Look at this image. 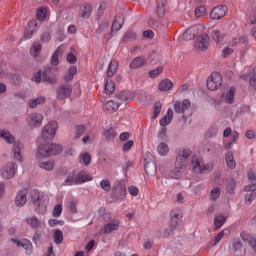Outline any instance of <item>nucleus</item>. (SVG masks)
Returning a JSON list of instances; mask_svg holds the SVG:
<instances>
[{
	"label": "nucleus",
	"instance_id": "f704fd0d",
	"mask_svg": "<svg viewBox=\"0 0 256 256\" xmlns=\"http://www.w3.org/2000/svg\"><path fill=\"white\" fill-rule=\"evenodd\" d=\"M156 151L161 157H165L169 154V145L165 142H161L158 144Z\"/></svg>",
	"mask_w": 256,
	"mask_h": 256
},
{
	"label": "nucleus",
	"instance_id": "864d4df0",
	"mask_svg": "<svg viewBox=\"0 0 256 256\" xmlns=\"http://www.w3.org/2000/svg\"><path fill=\"white\" fill-rule=\"evenodd\" d=\"M206 13H207V8H205V6H198L195 8L194 15L199 19L201 17H205Z\"/></svg>",
	"mask_w": 256,
	"mask_h": 256
},
{
	"label": "nucleus",
	"instance_id": "4d7b16f0",
	"mask_svg": "<svg viewBox=\"0 0 256 256\" xmlns=\"http://www.w3.org/2000/svg\"><path fill=\"white\" fill-rule=\"evenodd\" d=\"M61 213H63V206L61 204L55 205L52 212L53 217H61Z\"/></svg>",
	"mask_w": 256,
	"mask_h": 256
},
{
	"label": "nucleus",
	"instance_id": "20e7f679",
	"mask_svg": "<svg viewBox=\"0 0 256 256\" xmlns=\"http://www.w3.org/2000/svg\"><path fill=\"white\" fill-rule=\"evenodd\" d=\"M57 129H59L57 121L52 120L48 122L42 129V139L44 141H53V139H55V135H57Z\"/></svg>",
	"mask_w": 256,
	"mask_h": 256
},
{
	"label": "nucleus",
	"instance_id": "cd10ccee",
	"mask_svg": "<svg viewBox=\"0 0 256 256\" xmlns=\"http://www.w3.org/2000/svg\"><path fill=\"white\" fill-rule=\"evenodd\" d=\"M158 89L159 91L162 92H167V91H171V89H173V81H171L170 79H164L162 81H160L159 85H158Z\"/></svg>",
	"mask_w": 256,
	"mask_h": 256
},
{
	"label": "nucleus",
	"instance_id": "6e6552de",
	"mask_svg": "<svg viewBox=\"0 0 256 256\" xmlns=\"http://www.w3.org/2000/svg\"><path fill=\"white\" fill-rule=\"evenodd\" d=\"M203 31V26L195 25L189 27L183 34L179 37L181 41H193L194 38L197 37Z\"/></svg>",
	"mask_w": 256,
	"mask_h": 256
},
{
	"label": "nucleus",
	"instance_id": "a878e982",
	"mask_svg": "<svg viewBox=\"0 0 256 256\" xmlns=\"http://www.w3.org/2000/svg\"><path fill=\"white\" fill-rule=\"evenodd\" d=\"M76 181L78 185H83V183L93 181V176L87 172H80L76 174Z\"/></svg>",
	"mask_w": 256,
	"mask_h": 256
},
{
	"label": "nucleus",
	"instance_id": "de8ad7c7",
	"mask_svg": "<svg viewBox=\"0 0 256 256\" xmlns=\"http://www.w3.org/2000/svg\"><path fill=\"white\" fill-rule=\"evenodd\" d=\"M113 91H115V83L109 79H106L105 82V93L107 95H111V93H113Z\"/></svg>",
	"mask_w": 256,
	"mask_h": 256
},
{
	"label": "nucleus",
	"instance_id": "2f4dec72",
	"mask_svg": "<svg viewBox=\"0 0 256 256\" xmlns=\"http://www.w3.org/2000/svg\"><path fill=\"white\" fill-rule=\"evenodd\" d=\"M239 43H243V45H247V43H249V38H247V36L234 37L229 42V45H230V47H237V45H239Z\"/></svg>",
	"mask_w": 256,
	"mask_h": 256
},
{
	"label": "nucleus",
	"instance_id": "4c0bfd02",
	"mask_svg": "<svg viewBox=\"0 0 256 256\" xmlns=\"http://www.w3.org/2000/svg\"><path fill=\"white\" fill-rule=\"evenodd\" d=\"M226 165L229 169H235L237 167V163L235 162V158L233 157V152H228L225 156Z\"/></svg>",
	"mask_w": 256,
	"mask_h": 256
},
{
	"label": "nucleus",
	"instance_id": "79ce46f5",
	"mask_svg": "<svg viewBox=\"0 0 256 256\" xmlns=\"http://www.w3.org/2000/svg\"><path fill=\"white\" fill-rule=\"evenodd\" d=\"M77 75V66H71L68 69V72L65 74L64 79L65 81H71Z\"/></svg>",
	"mask_w": 256,
	"mask_h": 256
},
{
	"label": "nucleus",
	"instance_id": "c03bdc74",
	"mask_svg": "<svg viewBox=\"0 0 256 256\" xmlns=\"http://www.w3.org/2000/svg\"><path fill=\"white\" fill-rule=\"evenodd\" d=\"M36 18L38 21H45V19H47V8H38L36 11Z\"/></svg>",
	"mask_w": 256,
	"mask_h": 256
},
{
	"label": "nucleus",
	"instance_id": "8fccbe9b",
	"mask_svg": "<svg viewBox=\"0 0 256 256\" xmlns=\"http://www.w3.org/2000/svg\"><path fill=\"white\" fill-rule=\"evenodd\" d=\"M61 48H57L52 57H51V65L57 66L59 65V56L61 55Z\"/></svg>",
	"mask_w": 256,
	"mask_h": 256
},
{
	"label": "nucleus",
	"instance_id": "a19ab883",
	"mask_svg": "<svg viewBox=\"0 0 256 256\" xmlns=\"http://www.w3.org/2000/svg\"><path fill=\"white\" fill-rule=\"evenodd\" d=\"M64 185L71 186V185H78L77 184V174L75 172L70 173L64 181Z\"/></svg>",
	"mask_w": 256,
	"mask_h": 256
},
{
	"label": "nucleus",
	"instance_id": "473e14b6",
	"mask_svg": "<svg viewBox=\"0 0 256 256\" xmlns=\"http://www.w3.org/2000/svg\"><path fill=\"white\" fill-rule=\"evenodd\" d=\"M45 101H47L45 96H40L38 98H32L31 100H29L28 105L30 109H35L38 105H43Z\"/></svg>",
	"mask_w": 256,
	"mask_h": 256
},
{
	"label": "nucleus",
	"instance_id": "bb28decb",
	"mask_svg": "<svg viewBox=\"0 0 256 256\" xmlns=\"http://www.w3.org/2000/svg\"><path fill=\"white\" fill-rule=\"evenodd\" d=\"M125 23V20L123 16L118 15L115 16L112 27H111V32L115 33L117 31H120L121 27H123V24Z\"/></svg>",
	"mask_w": 256,
	"mask_h": 256
},
{
	"label": "nucleus",
	"instance_id": "37998d69",
	"mask_svg": "<svg viewBox=\"0 0 256 256\" xmlns=\"http://www.w3.org/2000/svg\"><path fill=\"white\" fill-rule=\"evenodd\" d=\"M181 223V216L177 212L171 214V227L176 229V227Z\"/></svg>",
	"mask_w": 256,
	"mask_h": 256
},
{
	"label": "nucleus",
	"instance_id": "338daca9",
	"mask_svg": "<svg viewBox=\"0 0 256 256\" xmlns=\"http://www.w3.org/2000/svg\"><path fill=\"white\" fill-rule=\"evenodd\" d=\"M69 209L72 213H77V200H71L69 202Z\"/></svg>",
	"mask_w": 256,
	"mask_h": 256
},
{
	"label": "nucleus",
	"instance_id": "2eb2a0df",
	"mask_svg": "<svg viewBox=\"0 0 256 256\" xmlns=\"http://www.w3.org/2000/svg\"><path fill=\"white\" fill-rule=\"evenodd\" d=\"M10 241L14 245H16V247H22L23 249H25L26 255H32L33 244H31V241H29L28 239L18 240V239L12 238Z\"/></svg>",
	"mask_w": 256,
	"mask_h": 256
},
{
	"label": "nucleus",
	"instance_id": "4468645a",
	"mask_svg": "<svg viewBox=\"0 0 256 256\" xmlns=\"http://www.w3.org/2000/svg\"><path fill=\"white\" fill-rule=\"evenodd\" d=\"M43 119L44 117L42 116V114L35 112L28 115L26 121L29 127L35 128V127H41V125H43Z\"/></svg>",
	"mask_w": 256,
	"mask_h": 256
},
{
	"label": "nucleus",
	"instance_id": "680f3d73",
	"mask_svg": "<svg viewBox=\"0 0 256 256\" xmlns=\"http://www.w3.org/2000/svg\"><path fill=\"white\" fill-rule=\"evenodd\" d=\"M84 134H85V126L83 125L76 126L75 138L79 139V137L83 136Z\"/></svg>",
	"mask_w": 256,
	"mask_h": 256
},
{
	"label": "nucleus",
	"instance_id": "a18cd8bd",
	"mask_svg": "<svg viewBox=\"0 0 256 256\" xmlns=\"http://www.w3.org/2000/svg\"><path fill=\"white\" fill-rule=\"evenodd\" d=\"M165 5H167V0H159L157 2V13L159 17H163V15H165Z\"/></svg>",
	"mask_w": 256,
	"mask_h": 256
},
{
	"label": "nucleus",
	"instance_id": "774afa93",
	"mask_svg": "<svg viewBox=\"0 0 256 256\" xmlns=\"http://www.w3.org/2000/svg\"><path fill=\"white\" fill-rule=\"evenodd\" d=\"M248 180L250 181V183H256V172L253 170H250L248 172Z\"/></svg>",
	"mask_w": 256,
	"mask_h": 256
},
{
	"label": "nucleus",
	"instance_id": "c756f323",
	"mask_svg": "<svg viewBox=\"0 0 256 256\" xmlns=\"http://www.w3.org/2000/svg\"><path fill=\"white\" fill-rule=\"evenodd\" d=\"M225 221H227V217L223 214H217L214 217V227L215 230H219L221 229V227H223V225H225Z\"/></svg>",
	"mask_w": 256,
	"mask_h": 256
},
{
	"label": "nucleus",
	"instance_id": "09e8293b",
	"mask_svg": "<svg viewBox=\"0 0 256 256\" xmlns=\"http://www.w3.org/2000/svg\"><path fill=\"white\" fill-rule=\"evenodd\" d=\"M100 187L102 191L109 193L111 191V181L109 179H102L100 181Z\"/></svg>",
	"mask_w": 256,
	"mask_h": 256
},
{
	"label": "nucleus",
	"instance_id": "ddd939ff",
	"mask_svg": "<svg viewBox=\"0 0 256 256\" xmlns=\"http://www.w3.org/2000/svg\"><path fill=\"white\" fill-rule=\"evenodd\" d=\"M23 151H25V146L20 141H16L11 150L13 159L15 161H23Z\"/></svg>",
	"mask_w": 256,
	"mask_h": 256
},
{
	"label": "nucleus",
	"instance_id": "c85d7f7f",
	"mask_svg": "<svg viewBox=\"0 0 256 256\" xmlns=\"http://www.w3.org/2000/svg\"><path fill=\"white\" fill-rule=\"evenodd\" d=\"M38 167H40V169H43L44 171H53V169H55V161L54 160L39 161Z\"/></svg>",
	"mask_w": 256,
	"mask_h": 256
},
{
	"label": "nucleus",
	"instance_id": "f257e3e1",
	"mask_svg": "<svg viewBox=\"0 0 256 256\" xmlns=\"http://www.w3.org/2000/svg\"><path fill=\"white\" fill-rule=\"evenodd\" d=\"M63 151L61 144H40L35 153L36 159H45V157H53V155H59Z\"/></svg>",
	"mask_w": 256,
	"mask_h": 256
},
{
	"label": "nucleus",
	"instance_id": "f3484780",
	"mask_svg": "<svg viewBox=\"0 0 256 256\" xmlns=\"http://www.w3.org/2000/svg\"><path fill=\"white\" fill-rule=\"evenodd\" d=\"M189 107H191V100L189 99H184L183 101L176 100L174 102L175 113H185Z\"/></svg>",
	"mask_w": 256,
	"mask_h": 256
},
{
	"label": "nucleus",
	"instance_id": "13d9d810",
	"mask_svg": "<svg viewBox=\"0 0 256 256\" xmlns=\"http://www.w3.org/2000/svg\"><path fill=\"white\" fill-rule=\"evenodd\" d=\"M256 197V193L255 192H247L246 196H245V204L246 205H251V203H253V200Z\"/></svg>",
	"mask_w": 256,
	"mask_h": 256
},
{
	"label": "nucleus",
	"instance_id": "603ef678",
	"mask_svg": "<svg viewBox=\"0 0 256 256\" xmlns=\"http://www.w3.org/2000/svg\"><path fill=\"white\" fill-rule=\"evenodd\" d=\"M54 243H56V245H61V243H63V232L60 229H57L54 232Z\"/></svg>",
	"mask_w": 256,
	"mask_h": 256
},
{
	"label": "nucleus",
	"instance_id": "5701e85b",
	"mask_svg": "<svg viewBox=\"0 0 256 256\" xmlns=\"http://www.w3.org/2000/svg\"><path fill=\"white\" fill-rule=\"evenodd\" d=\"M146 63L147 59L145 56H137L130 62L129 67L130 69H141Z\"/></svg>",
	"mask_w": 256,
	"mask_h": 256
},
{
	"label": "nucleus",
	"instance_id": "7ed1b4c3",
	"mask_svg": "<svg viewBox=\"0 0 256 256\" xmlns=\"http://www.w3.org/2000/svg\"><path fill=\"white\" fill-rule=\"evenodd\" d=\"M192 153L191 149L187 148L179 150L174 163V165H176V169H187V165H189V161H191Z\"/></svg>",
	"mask_w": 256,
	"mask_h": 256
},
{
	"label": "nucleus",
	"instance_id": "ea45409f",
	"mask_svg": "<svg viewBox=\"0 0 256 256\" xmlns=\"http://www.w3.org/2000/svg\"><path fill=\"white\" fill-rule=\"evenodd\" d=\"M26 223L28 225H30V227H32L33 229H37V228L41 227V221L39 220V218H37L35 216L27 218Z\"/></svg>",
	"mask_w": 256,
	"mask_h": 256
},
{
	"label": "nucleus",
	"instance_id": "b1692460",
	"mask_svg": "<svg viewBox=\"0 0 256 256\" xmlns=\"http://www.w3.org/2000/svg\"><path fill=\"white\" fill-rule=\"evenodd\" d=\"M240 237H241L242 241L247 242L250 245V247L253 249L254 253H256V239H255V237L251 236L247 232H241Z\"/></svg>",
	"mask_w": 256,
	"mask_h": 256
},
{
	"label": "nucleus",
	"instance_id": "dca6fc26",
	"mask_svg": "<svg viewBox=\"0 0 256 256\" xmlns=\"http://www.w3.org/2000/svg\"><path fill=\"white\" fill-rule=\"evenodd\" d=\"M31 199L32 203L36 205V207H41L42 205H46L49 198L47 195H41L38 190L31 191Z\"/></svg>",
	"mask_w": 256,
	"mask_h": 256
},
{
	"label": "nucleus",
	"instance_id": "aec40b11",
	"mask_svg": "<svg viewBox=\"0 0 256 256\" xmlns=\"http://www.w3.org/2000/svg\"><path fill=\"white\" fill-rule=\"evenodd\" d=\"M119 227H121V221L114 219L104 225L103 231L106 235H109L113 231H118Z\"/></svg>",
	"mask_w": 256,
	"mask_h": 256
},
{
	"label": "nucleus",
	"instance_id": "6ab92c4d",
	"mask_svg": "<svg viewBox=\"0 0 256 256\" xmlns=\"http://www.w3.org/2000/svg\"><path fill=\"white\" fill-rule=\"evenodd\" d=\"M71 93H73V88H71V84H64L58 88L57 97L59 99H67V97H71Z\"/></svg>",
	"mask_w": 256,
	"mask_h": 256
},
{
	"label": "nucleus",
	"instance_id": "a211bd4d",
	"mask_svg": "<svg viewBox=\"0 0 256 256\" xmlns=\"http://www.w3.org/2000/svg\"><path fill=\"white\" fill-rule=\"evenodd\" d=\"M248 73L242 74V79H249V83L253 89H256V66L247 68Z\"/></svg>",
	"mask_w": 256,
	"mask_h": 256
},
{
	"label": "nucleus",
	"instance_id": "9b49d317",
	"mask_svg": "<svg viewBox=\"0 0 256 256\" xmlns=\"http://www.w3.org/2000/svg\"><path fill=\"white\" fill-rule=\"evenodd\" d=\"M211 43V38L209 35L202 34L194 43V47L197 51H207Z\"/></svg>",
	"mask_w": 256,
	"mask_h": 256
},
{
	"label": "nucleus",
	"instance_id": "3c124183",
	"mask_svg": "<svg viewBox=\"0 0 256 256\" xmlns=\"http://www.w3.org/2000/svg\"><path fill=\"white\" fill-rule=\"evenodd\" d=\"M221 197V189L219 187H215L210 192L211 201H217Z\"/></svg>",
	"mask_w": 256,
	"mask_h": 256
},
{
	"label": "nucleus",
	"instance_id": "c9c22d12",
	"mask_svg": "<svg viewBox=\"0 0 256 256\" xmlns=\"http://www.w3.org/2000/svg\"><path fill=\"white\" fill-rule=\"evenodd\" d=\"M41 49H43L41 43L34 42L32 47L30 48V54L32 55V57H39V55H41Z\"/></svg>",
	"mask_w": 256,
	"mask_h": 256
},
{
	"label": "nucleus",
	"instance_id": "e2e57ef3",
	"mask_svg": "<svg viewBox=\"0 0 256 256\" xmlns=\"http://www.w3.org/2000/svg\"><path fill=\"white\" fill-rule=\"evenodd\" d=\"M233 53H234L233 48H231V47H225V48L222 50L221 57H223V58L225 59L226 57H229V55H233Z\"/></svg>",
	"mask_w": 256,
	"mask_h": 256
},
{
	"label": "nucleus",
	"instance_id": "393cba45",
	"mask_svg": "<svg viewBox=\"0 0 256 256\" xmlns=\"http://www.w3.org/2000/svg\"><path fill=\"white\" fill-rule=\"evenodd\" d=\"M93 12V6L91 4H84L80 7V17L82 19H89L91 17V13Z\"/></svg>",
	"mask_w": 256,
	"mask_h": 256
},
{
	"label": "nucleus",
	"instance_id": "6e6d98bb",
	"mask_svg": "<svg viewBox=\"0 0 256 256\" xmlns=\"http://www.w3.org/2000/svg\"><path fill=\"white\" fill-rule=\"evenodd\" d=\"M163 73V67H158L156 69L150 70L148 75L151 77V79H155V77H159Z\"/></svg>",
	"mask_w": 256,
	"mask_h": 256
},
{
	"label": "nucleus",
	"instance_id": "7c9ffc66",
	"mask_svg": "<svg viewBox=\"0 0 256 256\" xmlns=\"http://www.w3.org/2000/svg\"><path fill=\"white\" fill-rule=\"evenodd\" d=\"M171 121H173V110L169 108L165 116L160 119V125L161 127H167Z\"/></svg>",
	"mask_w": 256,
	"mask_h": 256
},
{
	"label": "nucleus",
	"instance_id": "052dcab7",
	"mask_svg": "<svg viewBox=\"0 0 256 256\" xmlns=\"http://www.w3.org/2000/svg\"><path fill=\"white\" fill-rule=\"evenodd\" d=\"M81 161L84 165H90L91 163V155L89 153H82L80 154Z\"/></svg>",
	"mask_w": 256,
	"mask_h": 256
},
{
	"label": "nucleus",
	"instance_id": "f03ea898",
	"mask_svg": "<svg viewBox=\"0 0 256 256\" xmlns=\"http://www.w3.org/2000/svg\"><path fill=\"white\" fill-rule=\"evenodd\" d=\"M190 169L193 171V173H209V171H213V164H205L203 159H201L199 156H193L191 159Z\"/></svg>",
	"mask_w": 256,
	"mask_h": 256
},
{
	"label": "nucleus",
	"instance_id": "39448f33",
	"mask_svg": "<svg viewBox=\"0 0 256 256\" xmlns=\"http://www.w3.org/2000/svg\"><path fill=\"white\" fill-rule=\"evenodd\" d=\"M235 87H230L229 90H226L221 94L220 100L214 101V105L217 108H219V105L221 103H227V105H233L235 103V93H236Z\"/></svg>",
	"mask_w": 256,
	"mask_h": 256
},
{
	"label": "nucleus",
	"instance_id": "1a4fd4ad",
	"mask_svg": "<svg viewBox=\"0 0 256 256\" xmlns=\"http://www.w3.org/2000/svg\"><path fill=\"white\" fill-rule=\"evenodd\" d=\"M112 195L117 201H125L127 195V187L123 182H116L113 186Z\"/></svg>",
	"mask_w": 256,
	"mask_h": 256
},
{
	"label": "nucleus",
	"instance_id": "412c9836",
	"mask_svg": "<svg viewBox=\"0 0 256 256\" xmlns=\"http://www.w3.org/2000/svg\"><path fill=\"white\" fill-rule=\"evenodd\" d=\"M27 203V190H19L16 194L14 205L16 207H23Z\"/></svg>",
	"mask_w": 256,
	"mask_h": 256
},
{
	"label": "nucleus",
	"instance_id": "0eeeda50",
	"mask_svg": "<svg viewBox=\"0 0 256 256\" xmlns=\"http://www.w3.org/2000/svg\"><path fill=\"white\" fill-rule=\"evenodd\" d=\"M209 91H217L223 85V76L219 72H212L206 82Z\"/></svg>",
	"mask_w": 256,
	"mask_h": 256
},
{
	"label": "nucleus",
	"instance_id": "bf43d9fd",
	"mask_svg": "<svg viewBox=\"0 0 256 256\" xmlns=\"http://www.w3.org/2000/svg\"><path fill=\"white\" fill-rule=\"evenodd\" d=\"M137 33L135 31L129 30L124 34L125 41H131V39H136Z\"/></svg>",
	"mask_w": 256,
	"mask_h": 256
},
{
	"label": "nucleus",
	"instance_id": "0e129e2a",
	"mask_svg": "<svg viewBox=\"0 0 256 256\" xmlns=\"http://www.w3.org/2000/svg\"><path fill=\"white\" fill-rule=\"evenodd\" d=\"M207 151L208 153H219V151H221V145L213 143L211 144V148H208Z\"/></svg>",
	"mask_w": 256,
	"mask_h": 256
},
{
	"label": "nucleus",
	"instance_id": "f8f14e48",
	"mask_svg": "<svg viewBox=\"0 0 256 256\" xmlns=\"http://www.w3.org/2000/svg\"><path fill=\"white\" fill-rule=\"evenodd\" d=\"M227 11L229 8L225 5H218L212 9L210 12V18L214 21H219V19H223L227 15Z\"/></svg>",
	"mask_w": 256,
	"mask_h": 256
},
{
	"label": "nucleus",
	"instance_id": "49530a36",
	"mask_svg": "<svg viewBox=\"0 0 256 256\" xmlns=\"http://www.w3.org/2000/svg\"><path fill=\"white\" fill-rule=\"evenodd\" d=\"M104 109H106L107 111H117V109H119V103L110 100L105 103Z\"/></svg>",
	"mask_w": 256,
	"mask_h": 256
},
{
	"label": "nucleus",
	"instance_id": "4be33fe9",
	"mask_svg": "<svg viewBox=\"0 0 256 256\" xmlns=\"http://www.w3.org/2000/svg\"><path fill=\"white\" fill-rule=\"evenodd\" d=\"M0 139H3V141L9 145L17 143V141H15V136L7 129H0Z\"/></svg>",
	"mask_w": 256,
	"mask_h": 256
},
{
	"label": "nucleus",
	"instance_id": "5fc2aeb1",
	"mask_svg": "<svg viewBox=\"0 0 256 256\" xmlns=\"http://www.w3.org/2000/svg\"><path fill=\"white\" fill-rule=\"evenodd\" d=\"M104 137H106L108 141H113V139L117 137V133L115 132V130H113V128H109L104 131Z\"/></svg>",
	"mask_w": 256,
	"mask_h": 256
},
{
	"label": "nucleus",
	"instance_id": "e433bc0d",
	"mask_svg": "<svg viewBox=\"0 0 256 256\" xmlns=\"http://www.w3.org/2000/svg\"><path fill=\"white\" fill-rule=\"evenodd\" d=\"M118 67H119V63L117 62V60H112L108 66L107 76L113 77V75H115V73H117Z\"/></svg>",
	"mask_w": 256,
	"mask_h": 256
},
{
	"label": "nucleus",
	"instance_id": "423d86ee",
	"mask_svg": "<svg viewBox=\"0 0 256 256\" xmlns=\"http://www.w3.org/2000/svg\"><path fill=\"white\" fill-rule=\"evenodd\" d=\"M17 163L8 162L6 165L2 166L0 169V177L5 180L13 179L17 175Z\"/></svg>",
	"mask_w": 256,
	"mask_h": 256
},
{
	"label": "nucleus",
	"instance_id": "69168bd1",
	"mask_svg": "<svg viewBox=\"0 0 256 256\" xmlns=\"http://www.w3.org/2000/svg\"><path fill=\"white\" fill-rule=\"evenodd\" d=\"M244 191L246 193H255V191H256V183L246 185L244 187Z\"/></svg>",
	"mask_w": 256,
	"mask_h": 256
},
{
	"label": "nucleus",
	"instance_id": "72a5a7b5",
	"mask_svg": "<svg viewBox=\"0 0 256 256\" xmlns=\"http://www.w3.org/2000/svg\"><path fill=\"white\" fill-rule=\"evenodd\" d=\"M211 37L213 41L217 43V45H221V43H223V39L225 38V34L221 33V31H219L218 29H215L212 31Z\"/></svg>",
	"mask_w": 256,
	"mask_h": 256
},
{
	"label": "nucleus",
	"instance_id": "58836bf2",
	"mask_svg": "<svg viewBox=\"0 0 256 256\" xmlns=\"http://www.w3.org/2000/svg\"><path fill=\"white\" fill-rule=\"evenodd\" d=\"M183 171H185V169L177 168L174 164V169L169 172L168 177L170 179H181V173H183Z\"/></svg>",
	"mask_w": 256,
	"mask_h": 256
},
{
	"label": "nucleus",
	"instance_id": "9d476101",
	"mask_svg": "<svg viewBox=\"0 0 256 256\" xmlns=\"http://www.w3.org/2000/svg\"><path fill=\"white\" fill-rule=\"evenodd\" d=\"M144 169L148 175H155L157 173V164L153 160V155L149 152L146 153V158L144 159Z\"/></svg>",
	"mask_w": 256,
	"mask_h": 256
}]
</instances>
